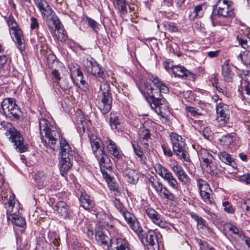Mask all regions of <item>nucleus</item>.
Returning a JSON list of instances; mask_svg holds the SVG:
<instances>
[{"label": "nucleus", "mask_w": 250, "mask_h": 250, "mask_svg": "<svg viewBox=\"0 0 250 250\" xmlns=\"http://www.w3.org/2000/svg\"><path fill=\"white\" fill-rule=\"evenodd\" d=\"M39 123L42 143L44 146L54 151L57 143L60 142L59 167L61 174L64 176L72 166V148L65 139L61 138V130L54 122L42 118L39 120Z\"/></svg>", "instance_id": "obj_1"}, {"label": "nucleus", "mask_w": 250, "mask_h": 250, "mask_svg": "<svg viewBox=\"0 0 250 250\" xmlns=\"http://www.w3.org/2000/svg\"><path fill=\"white\" fill-rule=\"evenodd\" d=\"M90 143L93 153L97 159L101 167V172L108 184L112 181L111 176L107 173L106 169L110 168L108 156L104 151V147L102 141L93 134L89 136Z\"/></svg>", "instance_id": "obj_2"}, {"label": "nucleus", "mask_w": 250, "mask_h": 250, "mask_svg": "<svg viewBox=\"0 0 250 250\" xmlns=\"http://www.w3.org/2000/svg\"><path fill=\"white\" fill-rule=\"evenodd\" d=\"M234 13L233 8L213 7L210 19L213 26H229Z\"/></svg>", "instance_id": "obj_3"}, {"label": "nucleus", "mask_w": 250, "mask_h": 250, "mask_svg": "<svg viewBox=\"0 0 250 250\" xmlns=\"http://www.w3.org/2000/svg\"><path fill=\"white\" fill-rule=\"evenodd\" d=\"M1 130L4 132L5 134L12 142L16 150L20 152H25L27 148L24 145V138L21 134L9 122L3 121L1 122Z\"/></svg>", "instance_id": "obj_4"}, {"label": "nucleus", "mask_w": 250, "mask_h": 250, "mask_svg": "<svg viewBox=\"0 0 250 250\" xmlns=\"http://www.w3.org/2000/svg\"><path fill=\"white\" fill-rule=\"evenodd\" d=\"M14 197V194L10 193L9 198L7 199L8 202L4 205L6 210L7 218L8 221H11L15 225L22 227L25 225V221L23 217L16 214L19 212L20 204L18 202H15Z\"/></svg>", "instance_id": "obj_5"}, {"label": "nucleus", "mask_w": 250, "mask_h": 250, "mask_svg": "<svg viewBox=\"0 0 250 250\" xmlns=\"http://www.w3.org/2000/svg\"><path fill=\"white\" fill-rule=\"evenodd\" d=\"M98 107L103 114H107L111 109L113 98L110 84L105 82L100 86L99 93Z\"/></svg>", "instance_id": "obj_6"}, {"label": "nucleus", "mask_w": 250, "mask_h": 250, "mask_svg": "<svg viewBox=\"0 0 250 250\" xmlns=\"http://www.w3.org/2000/svg\"><path fill=\"white\" fill-rule=\"evenodd\" d=\"M173 153L180 159L186 162L189 161V155L185 149V140L175 132H171L169 135Z\"/></svg>", "instance_id": "obj_7"}, {"label": "nucleus", "mask_w": 250, "mask_h": 250, "mask_svg": "<svg viewBox=\"0 0 250 250\" xmlns=\"http://www.w3.org/2000/svg\"><path fill=\"white\" fill-rule=\"evenodd\" d=\"M141 93L146 98L157 99L161 98V93H167L168 88L163 83L158 88H153L147 81H142L138 86Z\"/></svg>", "instance_id": "obj_8"}, {"label": "nucleus", "mask_w": 250, "mask_h": 250, "mask_svg": "<svg viewBox=\"0 0 250 250\" xmlns=\"http://www.w3.org/2000/svg\"><path fill=\"white\" fill-rule=\"evenodd\" d=\"M4 18L9 27V33L12 38L15 37L16 40L15 42L17 43V46L20 52H22L24 50L25 46L23 34L21 29L12 15Z\"/></svg>", "instance_id": "obj_9"}, {"label": "nucleus", "mask_w": 250, "mask_h": 250, "mask_svg": "<svg viewBox=\"0 0 250 250\" xmlns=\"http://www.w3.org/2000/svg\"><path fill=\"white\" fill-rule=\"evenodd\" d=\"M152 102L151 108L159 115L163 118L167 117L169 113L168 104L164 98H147Z\"/></svg>", "instance_id": "obj_10"}, {"label": "nucleus", "mask_w": 250, "mask_h": 250, "mask_svg": "<svg viewBox=\"0 0 250 250\" xmlns=\"http://www.w3.org/2000/svg\"><path fill=\"white\" fill-rule=\"evenodd\" d=\"M216 120L219 125L226 126L229 120L230 110L229 105L223 103H219L216 106Z\"/></svg>", "instance_id": "obj_11"}, {"label": "nucleus", "mask_w": 250, "mask_h": 250, "mask_svg": "<svg viewBox=\"0 0 250 250\" xmlns=\"http://www.w3.org/2000/svg\"><path fill=\"white\" fill-rule=\"evenodd\" d=\"M1 107L2 109L3 114L6 118H18L19 117L18 106L13 102L11 99H4L1 103Z\"/></svg>", "instance_id": "obj_12"}, {"label": "nucleus", "mask_w": 250, "mask_h": 250, "mask_svg": "<svg viewBox=\"0 0 250 250\" xmlns=\"http://www.w3.org/2000/svg\"><path fill=\"white\" fill-rule=\"evenodd\" d=\"M145 212L149 219L155 225L162 228L168 227V223L156 210L152 208L146 209Z\"/></svg>", "instance_id": "obj_13"}, {"label": "nucleus", "mask_w": 250, "mask_h": 250, "mask_svg": "<svg viewBox=\"0 0 250 250\" xmlns=\"http://www.w3.org/2000/svg\"><path fill=\"white\" fill-rule=\"evenodd\" d=\"M85 65L87 68L88 72L96 77L104 79L106 74L101 70L99 64L94 60H86Z\"/></svg>", "instance_id": "obj_14"}, {"label": "nucleus", "mask_w": 250, "mask_h": 250, "mask_svg": "<svg viewBox=\"0 0 250 250\" xmlns=\"http://www.w3.org/2000/svg\"><path fill=\"white\" fill-rule=\"evenodd\" d=\"M109 250H129L127 241L121 237H113L110 239Z\"/></svg>", "instance_id": "obj_15"}, {"label": "nucleus", "mask_w": 250, "mask_h": 250, "mask_svg": "<svg viewBox=\"0 0 250 250\" xmlns=\"http://www.w3.org/2000/svg\"><path fill=\"white\" fill-rule=\"evenodd\" d=\"M53 209L61 218L69 219L71 217V211L66 203L63 201L57 202Z\"/></svg>", "instance_id": "obj_16"}, {"label": "nucleus", "mask_w": 250, "mask_h": 250, "mask_svg": "<svg viewBox=\"0 0 250 250\" xmlns=\"http://www.w3.org/2000/svg\"><path fill=\"white\" fill-rule=\"evenodd\" d=\"M139 239L144 246H148L158 244L157 235L153 231H150L147 233L143 232Z\"/></svg>", "instance_id": "obj_17"}, {"label": "nucleus", "mask_w": 250, "mask_h": 250, "mask_svg": "<svg viewBox=\"0 0 250 250\" xmlns=\"http://www.w3.org/2000/svg\"><path fill=\"white\" fill-rule=\"evenodd\" d=\"M34 1L42 17H49L53 13V10L46 0H34Z\"/></svg>", "instance_id": "obj_18"}, {"label": "nucleus", "mask_w": 250, "mask_h": 250, "mask_svg": "<svg viewBox=\"0 0 250 250\" xmlns=\"http://www.w3.org/2000/svg\"><path fill=\"white\" fill-rule=\"evenodd\" d=\"M46 20V24L51 34H53L58 29L61 27L59 19L55 15L54 12L49 17H42Z\"/></svg>", "instance_id": "obj_19"}, {"label": "nucleus", "mask_w": 250, "mask_h": 250, "mask_svg": "<svg viewBox=\"0 0 250 250\" xmlns=\"http://www.w3.org/2000/svg\"><path fill=\"white\" fill-rule=\"evenodd\" d=\"M123 176L130 184H135L139 180L138 172L134 169L126 168L123 170Z\"/></svg>", "instance_id": "obj_20"}, {"label": "nucleus", "mask_w": 250, "mask_h": 250, "mask_svg": "<svg viewBox=\"0 0 250 250\" xmlns=\"http://www.w3.org/2000/svg\"><path fill=\"white\" fill-rule=\"evenodd\" d=\"M208 7V5L206 2L196 6L189 16L190 19L194 20L203 17Z\"/></svg>", "instance_id": "obj_21"}, {"label": "nucleus", "mask_w": 250, "mask_h": 250, "mask_svg": "<svg viewBox=\"0 0 250 250\" xmlns=\"http://www.w3.org/2000/svg\"><path fill=\"white\" fill-rule=\"evenodd\" d=\"M106 145L109 153L113 157L117 159L122 158L121 151L114 141L107 138Z\"/></svg>", "instance_id": "obj_22"}, {"label": "nucleus", "mask_w": 250, "mask_h": 250, "mask_svg": "<svg viewBox=\"0 0 250 250\" xmlns=\"http://www.w3.org/2000/svg\"><path fill=\"white\" fill-rule=\"evenodd\" d=\"M149 183L152 186L158 196H159L162 192L164 191L167 187L164 186L162 183L160 181L158 178H155L151 176L148 180Z\"/></svg>", "instance_id": "obj_23"}, {"label": "nucleus", "mask_w": 250, "mask_h": 250, "mask_svg": "<svg viewBox=\"0 0 250 250\" xmlns=\"http://www.w3.org/2000/svg\"><path fill=\"white\" fill-rule=\"evenodd\" d=\"M79 201L81 206L85 209H90L94 206V201L85 192L82 193Z\"/></svg>", "instance_id": "obj_24"}, {"label": "nucleus", "mask_w": 250, "mask_h": 250, "mask_svg": "<svg viewBox=\"0 0 250 250\" xmlns=\"http://www.w3.org/2000/svg\"><path fill=\"white\" fill-rule=\"evenodd\" d=\"M235 140V135L234 133H228L222 136L220 139V145L224 149H227L231 147Z\"/></svg>", "instance_id": "obj_25"}, {"label": "nucleus", "mask_w": 250, "mask_h": 250, "mask_svg": "<svg viewBox=\"0 0 250 250\" xmlns=\"http://www.w3.org/2000/svg\"><path fill=\"white\" fill-rule=\"evenodd\" d=\"M236 40L239 44L248 51H250V37L244 32L240 33L236 36Z\"/></svg>", "instance_id": "obj_26"}, {"label": "nucleus", "mask_w": 250, "mask_h": 250, "mask_svg": "<svg viewBox=\"0 0 250 250\" xmlns=\"http://www.w3.org/2000/svg\"><path fill=\"white\" fill-rule=\"evenodd\" d=\"M97 217L101 224V227L107 228L108 229L114 227L113 220L109 215L99 214L97 215Z\"/></svg>", "instance_id": "obj_27"}, {"label": "nucleus", "mask_w": 250, "mask_h": 250, "mask_svg": "<svg viewBox=\"0 0 250 250\" xmlns=\"http://www.w3.org/2000/svg\"><path fill=\"white\" fill-rule=\"evenodd\" d=\"M222 74L225 81L231 82L233 73L231 69L229 60H226L222 66Z\"/></svg>", "instance_id": "obj_28"}, {"label": "nucleus", "mask_w": 250, "mask_h": 250, "mask_svg": "<svg viewBox=\"0 0 250 250\" xmlns=\"http://www.w3.org/2000/svg\"><path fill=\"white\" fill-rule=\"evenodd\" d=\"M198 154L200 159L202 160L203 162L205 163L207 167H210V165L212 163L214 157L208 150L205 148H202L199 151Z\"/></svg>", "instance_id": "obj_29"}, {"label": "nucleus", "mask_w": 250, "mask_h": 250, "mask_svg": "<svg viewBox=\"0 0 250 250\" xmlns=\"http://www.w3.org/2000/svg\"><path fill=\"white\" fill-rule=\"evenodd\" d=\"M226 226L231 234H233L235 237H238V239L244 238V233L242 229L235 223H229L226 224Z\"/></svg>", "instance_id": "obj_30"}, {"label": "nucleus", "mask_w": 250, "mask_h": 250, "mask_svg": "<svg viewBox=\"0 0 250 250\" xmlns=\"http://www.w3.org/2000/svg\"><path fill=\"white\" fill-rule=\"evenodd\" d=\"M171 68V72L175 77H187L190 74L189 71L181 65L172 66Z\"/></svg>", "instance_id": "obj_31"}, {"label": "nucleus", "mask_w": 250, "mask_h": 250, "mask_svg": "<svg viewBox=\"0 0 250 250\" xmlns=\"http://www.w3.org/2000/svg\"><path fill=\"white\" fill-rule=\"evenodd\" d=\"M156 172L163 179H165L172 173L160 164H156L154 166Z\"/></svg>", "instance_id": "obj_32"}, {"label": "nucleus", "mask_w": 250, "mask_h": 250, "mask_svg": "<svg viewBox=\"0 0 250 250\" xmlns=\"http://www.w3.org/2000/svg\"><path fill=\"white\" fill-rule=\"evenodd\" d=\"M191 216L197 222V227L198 229L203 230L207 229L209 230V228L206 225V221L204 219L196 213H192Z\"/></svg>", "instance_id": "obj_33"}, {"label": "nucleus", "mask_w": 250, "mask_h": 250, "mask_svg": "<svg viewBox=\"0 0 250 250\" xmlns=\"http://www.w3.org/2000/svg\"><path fill=\"white\" fill-rule=\"evenodd\" d=\"M121 122V116L118 113H111L110 114L109 123L113 129L117 128V125H120Z\"/></svg>", "instance_id": "obj_34"}, {"label": "nucleus", "mask_w": 250, "mask_h": 250, "mask_svg": "<svg viewBox=\"0 0 250 250\" xmlns=\"http://www.w3.org/2000/svg\"><path fill=\"white\" fill-rule=\"evenodd\" d=\"M77 119L76 120L78 127L80 129H82L84 132L86 128L88 126V121L86 120L85 118L82 113H78Z\"/></svg>", "instance_id": "obj_35"}, {"label": "nucleus", "mask_w": 250, "mask_h": 250, "mask_svg": "<svg viewBox=\"0 0 250 250\" xmlns=\"http://www.w3.org/2000/svg\"><path fill=\"white\" fill-rule=\"evenodd\" d=\"M164 191L159 196L162 200H166L168 201H174L175 199V196L173 193L167 187Z\"/></svg>", "instance_id": "obj_36"}, {"label": "nucleus", "mask_w": 250, "mask_h": 250, "mask_svg": "<svg viewBox=\"0 0 250 250\" xmlns=\"http://www.w3.org/2000/svg\"><path fill=\"white\" fill-rule=\"evenodd\" d=\"M55 178L51 176H48L46 180L43 182L42 185H41L39 188H44L46 190L48 191L51 190L52 189H55Z\"/></svg>", "instance_id": "obj_37"}, {"label": "nucleus", "mask_w": 250, "mask_h": 250, "mask_svg": "<svg viewBox=\"0 0 250 250\" xmlns=\"http://www.w3.org/2000/svg\"><path fill=\"white\" fill-rule=\"evenodd\" d=\"M95 237L98 242L103 245L108 246V242L109 240L110 241V239L102 231L97 230L95 233Z\"/></svg>", "instance_id": "obj_38"}, {"label": "nucleus", "mask_w": 250, "mask_h": 250, "mask_svg": "<svg viewBox=\"0 0 250 250\" xmlns=\"http://www.w3.org/2000/svg\"><path fill=\"white\" fill-rule=\"evenodd\" d=\"M197 185L198 187L199 193L211 190L208 184L204 180L198 178L196 180Z\"/></svg>", "instance_id": "obj_39"}, {"label": "nucleus", "mask_w": 250, "mask_h": 250, "mask_svg": "<svg viewBox=\"0 0 250 250\" xmlns=\"http://www.w3.org/2000/svg\"><path fill=\"white\" fill-rule=\"evenodd\" d=\"M219 159L223 163L231 165L234 162V159L231 156L225 151L220 152L218 155Z\"/></svg>", "instance_id": "obj_40"}, {"label": "nucleus", "mask_w": 250, "mask_h": 250, "mask_svg": "<svg viewBox=\"0 0 250 250\" xmlns=\"http://www.w3.org/2000/svg\"><path fill=\"white\" fill-rule=\"evenodd\" d=\"M56 36V38L59 41L63 42H66L67 40L68 36L66 34V31L62 27L56 30L53 33Z\"/></svg>", "instance_id": "obj_41"}, {"label": "nucleus", "mask_w": 250, "mask_h": 250, "mask_svg": "<svg viewBox=\"0 0 250 250\" xmlns=\"http://www.w3.org/2000/svg\"><path fill=\"white\" fill-rule=\"evenodd\" d=\"M237 60L243 62L245 65L250 68V51L240 53L237 56Z\"/></svg>", "instance_id": "obj_42"}, {"label": "nucleus", "mask_w": 250, "mask_h": 250, "mask_svg": "<svg viewBox=\"0 0 250 250\" xmlns=\"http://www.w3.org/2000/svg\"><path fill=\"white\" fill-rule=\"evenodd\" d=\"M127 4L126 0H116V8L121 14H125L127 13Z\"/></svg>", "instance_id": "obj_43"}, {"label": "nucleus", "mask_w": 250, "mask_h": 250, "mask_svg": "<svg viewBox=\"0 0 250 250\" xmlns=\"http://www.w3.org/2000/svg\"><path fill=\"white\" fill-rule=\"evenodd\" d=\"M164 180L167 182L170 187L174 190H178L179 184L176 178L173 176L172 173Z\"/></svg>", "instance_id": "obj_44"}, {"label": "nucleus", "mask_w": 250, "mask_h": 250, "mask_svg": "<svg viewBox=\"0 0 250 250\" xmlns=\"http://www.w3.org/2000/svg\"><path fill=\"white\" fill-rule=\"evenodd\" d=\"M212 190L200 193V195L201 199L205 203L208 204H212L213 201L212 198Z\"/></svg>", "instance_id": "obj_45"}, {"label": "nucleus", "mask_w": 250, "mask_h": 250, "mask_svg": "<svg viewBox=\"0 0 250 250\" xmlns=\"http://www.w3.org/2000/svg\"><path fill=\"white\" fill-rule=\"evenodd\" d=\"M131 229L138 235L139 237L143 233V229L139 222L136 219L128 225Z\"/></svg>", "instance_id": "obj_46"}, {"label": "nucleus", "mask_w": 250, "mask_h": 250, "mask_svg": "<svg viewBox=\"0 0 250 250\" xmlns=\"http://www.w3.org/2000/svg\"><path fill=\"white\" fill-rule=\"evenodd\" d=\"M48 176L42 171H39L35 174V180L39 187L42 185Z\"/></svg>", "instance_id": "obj_47"}, {"label": "nucleus", "mask_w": 250, "mask_h": 250, "mask_svg": "<svg viewBox=\"0 0 250 250\" xmlns=\"http://www.w3.org/2000/svg\"><path fill=\"white\" fill-rule=\"evenodd\" d=\"M176 176L183 185H189L190 184V178L184 170Z\"/></svg>", "instance_id": "obj_48"}, {"label": "nucleus", "mask_w": 250, "mask_h": 250, "mask_svg": "<svg viewBox=\"0 0 250 250\" xmlns=\"http://www.w3.org/2000/svg\"><path fill=\"white\" fill-rule=\"evenodd\" d=\"M70 71H71L70 77H71L72 80H73L72 75H73V74H74V75H76L78 77L80 78V83L82 84V85L84 86V85L85 84H86L85 82L83 80V73L81 71L80 68L79 66H77L76 69H75L74 70H72V69L70 68Z\"/></svg>", "instance_id": "obj_49"}, {"label": "nucleus", "mask_w": 250, "mask_h": 250, "mask_svg": "<svg viewBox=\"0 0 250 250\" xmlns=\"http://www.w3.org/2000/svg\"><path fill=\"white\" fill-rule=\"evenodd\" d=\"M229 0H215V5L213 7L232 8Z\"/></svg>", "instance_id": "obj_50"}, {"label": "nucleus", "mask_w": 250, "mask_h": 250, "mask_svg": "<svg viewBox=\"0 0 250 250\" xmlns=\"http://www.w3.org/2000/svg\"><path fill=\"white\" fill-rule=\"evenodd\" d=\"M170 167L176 175L181 173L184 170L176 161H172L170 164Z\"/></svg>", "instance_id": "obj_51"}, {"label": "nucleus", "mask_w": 250, "mask_h": 250, "mask_svg": "<svg viewBox=\"0 0 250 250\" xmlns=\"http://www.w3.org/2000/svg\"><path fill=\"white\" fill-rule=\"evenodd\" d=\"M224 211L229 214H234L235 213V208L228 201H225L222 203Z\"/></svg>", "instance_id": "obj_52"}, {"label": "nucleus", "mask_w": 250, "mask_h": 250, "mask_svg": "<svg viewBox=\"0 0 250 250\" xmlns=\"http://www.w3.org/2000/svg\"><path fill=\"white\" fill-rule=\"evenodd\" d=\"M138 135H139L140 138L143 139H147L150 137L149 130L146 128H145L143 126L140 128L138 132Z\"/></svg>", "instance_id": "obj_53"}, {"label": "nucleus", "mask_w": 250, "mask_h": 250, "mask_svg": "<svg viewBox=\"0 0 250 250\" xmlns=\"http://www.w3.org/2000/svg\"><path fill=\"white\" fill-rule=\"evenodd\" d=\"M86 20L88 22V25L92 28L94 31L97 32V30L99 29L98 27L99 26V23H98L92 19L91 18L86 17Z\"/></svg>", "instance_id": "obj_54"}, {"label": "nucleus", "mask_w": 250, "mask_h": 250, "mask_svg": "<svg viewBox=\"0 0 250 250\" xmlns=\"http://www.w3.org/2000/svg\"><path fill=\"white\" fill-rule=\"evenodd\" d=\"M122 215L127 223L128 225L136 219L133 214L126 210Z\"/></svg>", "instance_id": "obj_55"}, {"label": "nucleus", "mask_w": 250, "mask_h": 250, "mask_svg": "<svg viewBox=\"0 0 250 250\" xmlns=\"http://www.w3.org/2000/svg\"><path fill=\"white\" fill-rule=\"evenodd\" d=\"M242 96L248 102L250 103V86H245L242 90Z\"/></svg>", "instance_id": "obj_56"}, {"label": "nucleus", "mask_w": 250, "mask_h": 250, "mask_svg": "<svg viewBox=\"0 0 250 250\" xmlns=\"http://www.w3.org/2000/svg\"><path fill=\"white\" fill-rule=\"evenodd\" d=\"M132 146L135 154L142 160L144 156V153L141 147L139 146L136 145L134 143H132Z\"/></svg>", "instance_id": "obj_57"}, {"label": "nucleus", "mask_w": 250, "mask_h": 250, "mask_svg": "<svg viewBox=\"0 0 250 250\" xmlns=\"http://www.w3.org/2000/svg\"><path fill=\"white\" fill-rule=\"evenodd\" d=\"M199 244L201 250H216L214 248L209 246L208 243L205 241L200 240Z\"/></svg>", "instance_id": "obj_58"}, {"label": "nucleus", "mask_w": 250, "mask_h": 250, "mask_svg": "<svg viewBox=\"0 0 250 250\" xmlns=\"http://www.w3.org/2000/svg\"><path fill=\"white\" fill-rule=\"evenodd\" d=\"M30 28L31 30L38 29L39 27V23L37 18L32 17L30 18Z\"/></svg>", "instance_id": "obj_59"}, {"label": "nucleus", "mask_w": 250, "mask_h": 250, "mask_svg": "<svg viewBox=\"0 0 250 250\" xmlns=\"http://www.w3.org/2000/svg\"><path fill=\"white\" fill-rule=\"evenodd\" d=\"M61 87L64 90H68L71 87L72 84L70 81L67 79H64L60 83Z\"/></svg>", "instance_id": "obj_60"}, {"label": "nucleus", "mask_w": 250, "mask_h": 250, "mask_svg": "<svg viewBox=\"0 0 250 250\" xmlns=\"http://www.w3.org/2000/svg\"><path fill=\"white\" fill-rule=\"evenodd\" d=\"M114 204L116 208L119 211L121 214H122L126 210L124 207L123 205L120 202L119 200L116 199L114 202Z\"/></svg>", "instance_id": "obj_61"}, {"label": "nucleus", "mask_w": 250, "mask_h": 250, "mask_svg": "<svg viewBox=\"0 0 250 250\" xmlns=\"http://www.w3.org/2000/svg\"><path fill=\"white\" fill-rule=\"evenodd\" d=\"M186 0H168L167 2H169L171 5H173V3H176V7L178 9H180L182 4L185 2Z\"/></svg>", "instance_id": "obj_62"}, {"label": "nucleus", "mask_w": 250, "mask_h": 250, "mask_svg": "<svg viewBox=\"0 0 250 250\" xmlns=\"http://www.w3.org/2000/svg\"><path fill=\"white\" fill-rule=\"evenodd\" d=\"M37 37L39 42V43L37 45L40 44L42 46L44 45L46 43V40L44 37H43L42 34L40 33H37Z\"/></svg>", "instance_id": "obj_63"}, {"label": "nucleus", "mask_w": 250, "mask_h": 250, "mask_svg": "<svg viewBox=\"0 0 250 250\" xmlns=\"http://www.w3.org/2000/svg\"><path fill=\"white\" fill-rule=\"evenodd\" d=\"M241 77L243 80H245L246 82L248 83V85L250 86V72H244Z\"/></svg>", "instance_id": "obj_64"}]
</instances>
